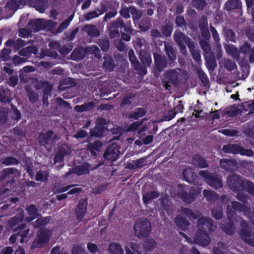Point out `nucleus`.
Returning <instances> with one entry per match:
<instances>
[{"label": "nucleus", "mask_w": 254, "mask_h": 254, "mask_svg": "<svg viewBox=\"0 0 254 254\" xmlns=\"http://www.w3.org/2000/svg\"><path fill=\"white\" fill-rule=\"evenodd\" d=\"M198 230L195 233L194 241L201 246H207L211 242L208 233L213 231V221L210 218L202 216L197 223Z\"/></svg>", "instance_id": "1"}, {"label": "nucleus", "mask_w": 254, "mask_h": 254, "mask_svg": "<svg viewBox=\"0 0 254 254\" xmlns=\"http://www.w3.org/2000/svg\"><path fill=\"white\" fill-rule=\"evenodd\" d=\"M178 68L167 70L163 73L161 81L166 90H170L172 86L177 87L181 83L182 75Z\"/></svg>", "instance_id": "2"}, {"label": "nucleus", "mask_w": 254, "mask_h": 254, "mask_svg": "<svg viewBox=\"0 0 254 254\" xmlns=\"http://www.w3.org/2000/svg\"><path fill=\"white\" fill-rule=\"evenodd\" d=\"M179 190L178 191V196L185 203L190 204L194 202L196 197L200 193V190L198 188L192 187L190 189L189 192L184 189L183 185H178Z\"/></svg>", "instance_id": "3"}, {"label": "nucleus", "mask_w": 254, "mask_h": 254, "mask_svg": "<svg viewBox=\"0 0 254 254\" xmlns=\"http://www.w3.org/2000/svg\"><path fill=\"white\" fill-rule=\"evenodd\" d=\"M133 229L138 238L147 237L151 231L150 223L147 219H141L135 222Z\"/></svg>", "instance_id": "4"}, {"label": "nucleus", "mask_w": 254, "mask_h": 254, "mask_svg": "<svg viewBox=\"0 0 254 254\" xmlns=\"http://www.w3.org/2000/svg\"><path fill=\"white\" fill-rule=\"evenodd\" d=\"M199 175L205 179L210 187L215 189H219L223 187L222 181L217 175L212 174L208 170L200 171Z\"/></svg>", "instance_id": "5"}, {"label": "nucleus", "mask_w": 254, "mask_h": 254, "mask_svg": "<svg viewBox=\"0 0 254 254\" xmlns=\"http://www.w3.org/2000/svg\"><path fill=\"white\" fill-rule=\"evenodd\" d=\"M20 6H23L27 3L40 12H43L47 6L48 0H18Z\"/></svg>", "instance_id": "6"}, {"label": "nucleus", "mask_w": 254, "mask_h": 254, "mask_svg": "<svg viewBox=\"0 0 254 254\" xmlns=\"http://www.w3.org/2000/svg\"><path fill=\"white\" fill-rule=\"evenodd\" d=\"M52 22L50 21L45 22L43 19H37L35 20H31L27 24L32 32L36 33L40 30L47 28Z\"/></svg>", "instance_id": "7"}, {"label": "nucleus", "mask_w": 254, "mask_h": 254, "mask_svg": "<svg viewBox=\"0 0 254 254\" xmlns=\"http://www.w3.org/2000/svg\"><path fill=\"white\" fill-rule=\"evenodd\" d=\"M50 234L48 230L46 228H41L37 232V237L35 238L33 244H35L38 247H41L45 244L49 242Z\"/></svg>", "instance_id": "8"}, {"label": "nucleus", "mask_w": 254, "mask_h": 254, "mask_svg": "<svg viewBox=\"0 0 254 254\" xmlns=\"http://www.w3.org/2000/svg\"><path fill=\"white\" fill-rule=\"evenodd\" d=\"M242 180L241 176L236 174L230 176L227 179V184L229 188L234 191L242 190Z\"/></svg>", "instance_id": "9"}, {"label": "nucleus", "mask_w": 254, "mask_h": 254, "mask_svg": "<svg viewBox=\"0 0 254 254\" xmlns=\"http://www.w3.org/2000/svg\"><path fill=\"white\" fill-rule=\"evenodd\" d=\"M119 150L116 143L110 145L105 151L103 157L105 160L115 161L119 155Z\"/></svg>", "instance_id": "10"}, {"label": "nucleus", "mask_w": 254, "mask_h": 254, "mask_svg": "<svg viewBox=\"0 0 254 254\" xmlns=\"http://www.w3.org/2000/svg\"><path fill=\"white\" fill-rule=\"evenodd\" d=\"M87 207V199H81L79 200L76 206L75 213L77 220L79 222H81L85 216Z\"/></svg>", "instance_id": "11"}, {"label": "nucleus", "mask_w": 254, "mask_h": 254, "mask_svg": "<svg viewBox=\"0 0 254 254\" xmlns=\"http://www.w3.org/2000/svg\"><path fill=\"white\" fill-rule=\"evenodd\" d=\"M17 171L15 168H6L3 169L0 174V181L7 180V183H14L15 182L14 174Z\"/></svg>", "instance_id": "12"}, {"label": "nucleus", "mask_w": 254, "mask_h": 254, "mask_svg": "<svg viewBox=\"0 0 254 254\" xmlns=\"http://www.w3.org/2000/svg\"><path fill=\"white\" fill-rule=\"evenodd\" d=\"M155 69L158 72H161L167 66V61L166 57L158 53L153 54Z\"/></svg>", "instance_id": "13"}, {"label": "nucleus", "mask_w": 254, "mask_h": 254, "mask_svg": "<svg viewBox=\"0 0 254 254\" xmlns=\"http://www.w3.org/2000/svg\"><path fill=\"white\" fill-rule=\"evenodd\" d=\"M91 165L88 162H84L80 165H77L73 169V173L76 174L78 176H80L83 175H88L90 173V170H93L96 168H91Z\"/></svg>", "instance_id": "14"}, {"label": "nucleus", "mask_w": 254, "mask_h": 254, "mask_svg": "<svg viewBox=\"0 0 254 254\" xmlns=\"http://www.w3.org/2000/svg\"><path fill=\"white\" fill-rule=\"evenodd\" d=\"M191 161V164L195 168H206L208 166L206 160L199 154L194 155Z\"/></svg>", "instance_id": "15"}, {"label": "nucleus", "mask_w": 254, "mask_h": 254, "mask_svg": "<svg viewBox=\"0 0 254 254\" xmlns=\"http://www.w3.org/2000/svg\"><path fill=\"white\" fill-rule=\"evenodd\" d=\"M14 232H17V235L20 237V242L23 243L24 239L29 232V229L24 224H21L16 228H13Z\"/></svg>", "instance_id": "16"}, {"label": "nucleus", "mask_w": 254, "mask_h": 254, "mask_svg": "<svg viewBox=\"0 0 254 254\" xmlns=\"http://www.w3.org/2000/svg\"><path fill=\"white\" fill-rule=\"evenodd\" d=\"M103 144L101 141L97 140L93 142H89L86 146L87 149L90 151L91 155L97 156V152L100 151Z\"/></svg>", "instance_id": "17"}, {"label": "nucleus", "mask_w": 254, "mask_h": 254, "mask_svg": "<svg viewBox=\"0 0 254 254\" xmlns=\"http://www.w3.org/2000/svg\"><path fill=\"white\" fill-rule=\"evenodd\" d=\"M25 210L29 216V217L26 218V220L29 222L32 221L39 216H41V214L38 213L37 207L34 204L29 205L26 207Z\"/></svg>", "instance_id": "18"}, {"label": "nucleus", "mask_w": 254, "mask_h": 254, "mask_svg": "<svg viewBox=\"0 0 254 254\" xmlns=\"http://www.w3.org/2000/svg\"><path fill=\"white\" fill-rule=\"evenodd\" d=\"M175 222L179 229L183 231H186L190 225V222L186 218L180 215H178L176 217Z\"/></svg>", "instance_id": "19"}, {"label": "nucleus", "mask_w": 254, "mask_h": 254, "mask_svg": "<svg viewBox=\"0 0 254 254\" xmlns=\"http://www.w3.org/2000/svg\"><path fill=\"white\" fill-rule=\"evenodd\" d=\"M86 55L85 48L77 47L75 48L70 54V59L73 61H80Z\"/></svg>", "instance_id": "20"}, {"label": "nucleus", "mask_w": 254, "mask_h": 254, "mask_svg": "<svg viewBox=\"0 0 254 254\" xmlns=\"http://www.w3.org/2000/svg\"><path fill=\"white\" fill-rule=\"evenodd\" d=\"M160 203L161 208L169 213L172 209V202L169 200V197L167 195H164L159 199Z\"/></svg>", "instance_id": "21"}, {"label": "nucleus", "mask_w": 254, "mask_h": 254, "mask_svg": "<svg viewBox=\"0 0 254 254\" xmlns=\"http://www.w3.org/2000/svg\"><path fill=\"white\" fill-rule=\"evenodd\" d=\"M241 146L237 144H228L223 145L222 150L226 153L239 154Z\"/></svg>", "instance_id": "22"}, {"label": "nucleus", "mask_w": 254, "mask_h": 254, "mask_svg": "<svg viewBox=\"0 0 254 254\" xmlns=\"http://www.w3.org/2000/svg\"><path fill=\"white\" fill-rule=\"evenodd\" d=\"M104 62L103 64V68L108 71H112L115 67V64L112 57L108 55L104 57Z\"/></svg>", "instance_id": "23"}, {"label": "nucleus", "mask_w": 254, "mask_h": 254, "mask_svg": "<svg viewBox=\"0 0 254 254\" xmlns=\"http://www.w3.org/2000/svg\"><path fill=\"white\" fill-rule=\"evenodd\" d=\"M202 17L203 20H204V18H205L206 22H200L199 24V27L202 36L204 39V40H208L210 38V34L207 26V17Z\"/></svg>", "instance_id": "24"}, {"label": "nucleus", "mask_w": 254, "mask_h": 254, "mask_svg": "<svg viewBox=\"0 0 254 254\" xmlns=\"http://www.w3.org/2000/svg\"><path fill=\"white\" fill-rule=\"evenodd\" d=\"M165 51L167 55L169 60L171 62H174L176 60L177 57L176 52L172 44L168 42L164 43Z\"/></svg>", "instance_id": "25"}, {"label": "nucleus", "mask_w": 254, "mask_h": 254, "mask_svg": "<svg viewBox=\"0 0 254 254\" xmlns=\"http://www.w3.org/2000/svg\"><path fill=\"white\" fill-rule=\"evenodd\" d=\"M181 212L182 214L186 215L190 219H196L201 214L198 211H193L187 207H182Z\"/></svg>", "instance_id": "26"}, {"label": "nucleus", "mask_w": 254, "mask_h": 254, "mask_svg": "<svg viewBox=\"0 0 254 254\" xmlns=\"http://www.w3.org/2000/svg\"><path fill=\"white\" fill-rule=\"evenodd\" d=\"M146 110L143 108L139 107L134 111H131L128 115L129 118L134 120H138L139 118L142 117L146 114Z\"/></svg>", "instance_id": "27"}, {"label": "nucleus", "mask_w": 254, "mask_h": 254, "mask_svg": "<svg viewBox=\"0 0 254 254\" xmlns=\"http://www.w3.org/2000/svg\"><path fill=\"white\" fill-rule=\"evenodd\" d=\"M120 12L122 16H130V14L139 16L142 14L140 12H138L133 6L123 7Z\"/></svg>", "instance_id": "28"}, {"label": "nucleus", "mask_w": 254, "mask_h": 254, "mask_svg": "<svg viewBox=\"0 0 254 254\" xmlns=\"http://www.w3.org/2000/svg\"><path fill=\"white\" fill-rule=\"evenodd\" d=\"M24 219V214L23 213L17 214L11 217L8 221L7 224L11 228H13L16 225L22 221Z\"/></svg>", "instance_id": "29"}, {"label": "nucleus", "mask_w": 254, "mask_h": 254, "mask_svg": "<svg viewBox=\"0 0 254 254\" xmlns=\"http://www.w3.org/2000/svg\"><path fill=\"white\" fill-rule=\"evenodd\" d=\"M104 131V127L98 124L96 125L94 128H92L90 130V134L92 137H101L103 136Z\"/></svg>", "instance_id": "30"}, {"label": "nucleus", "mask_w": 254, "mask_h": 254, "mask_svg": "<svg viewBox=\"0 0 254 254\" xmlns=\"http://www.w3.org/2000/svg\"><path fill=\"white\" fill-rule=\"evenodd\" d=\"M53 135L54 132L52 130H49L45 133H40L39 137L40 140V142L45 145H48Z\"/></svg>", "instance_id": "31"}, {"label": "nucleus", "mask_w": 254, "mask_h": 254, "mask_svg": "<svg viewBox=\"0 0 254 254\" xmlns=\"http://www.w3.org/2000/svg\"><path fill=\"white\" fill-rule=\"evenodd\" d=\"M156 246V242L152 238H147L142 243V247L145 251H152Z\"/></svg>", "instance_id": "32"}, {"label": "nucleus", "mask_w": 254, "mask_h": 254, "mask_svg": "<svg viewBox=\"0 0 254 254\" xmlns=\"http://www.w3.org/2000/svg\"><path fill=\"white\" fill-rule=\"evenodd\" d=\"M159 196V193L156 191H148L143 195V201L145 204H147L150 200L157 198Z\"/></svg>", "instance_id": "33"}, {"label": "nucleus", "mask_w": 254, "mask_h": 254, "mask_svg": "<svg viewBox=\"0 0 254 254\" xmlns=\"http://www.w3.org/2000/svg\"><path fill=\"white\" fill-rule=\"evenodd\" d=\"M241 185L242 190H245L251 194H254V184L253 182L244 180L242 181Z\"/></svg>", "instance_id": "34"}, {"label": "nucleus", "mask_w": 254, "mask_h": 254, "mask_svg": "<svg viewBox=\"0 0 254 254\" xmlns=\"http://www.w3.org/2000/svg\"><path fill=\"white\" fill-rule=\"evenodd\" d=\"M203 194L209 202L217 200L218 199L219 197V195L216 192L214 191L207 190H203Z\"/></svg>", "instance_id": "35"}, {"label": "nucleus", "mask_w": 254, "mask_h": 254, "mask_svg": "<svg viewBox=\"0 0 254 254\" xmlns=\"http://www.w3.org/2000/svg\"><path fill=\"white\" fill-rule=\"evenodd\" d=\"M108 250L111 254H124L123 250L121 245L117 243L110 244Z\"/></svg>", "instance_id": "36"}, {"label": "nucleus", "mask_w": 254, "mask_h": 254, "mask_svg": "<svg viewBox=\"0 0 254 254\" xmlns=\"http://www.w3.org/2000/svg\"><path fill=\"white\" fill-rule=\"evenodd\" d=\"M74 85V82L72 81V78H65L61 80L59 83V90L64 91L66 88Z\"/></svg>", "instance_id": "37"}, {"label": "nucleus", "mask_w": 254, "mask_h": 254, "mask_svg": "<svg viewBox=\"0 0 254 254\" xmlns=\"http://www.w3.org/2000/svg\"><path fill=\"white\" fill-rule=\"evenodd\" d=\"M222 229L226 234L232 235L235 230L234 223L231 220L229 219L228 222L223 224Z\"/></svg>", "instance_id": "38"}, {"label": "nucleus", "mask_w": 254, "mask_h": 254, "mask_svg": "<svg viewBox=\"0 0 254 254\" xmlns=\"http://www.w3.org/2000/svg\"><path fill=\"white\" fill-rule=\"evenodd\" d=\"M235 164V161L233 159L223 158L220 161L221 167L226 170H230Z\"/></svg>", "instance_id": "39"}, {"label": "nucleus", "mask_w": 254, "mask_h": 254, "mask_svg": "<svg viewBox=\"0 0 254 254\" xmlns=\"http://www.w3.org/2000/svg\"><path fill=\"white\" fill-rule=\"evenodd\" d=\"M231 206L235 211H238L240 212L246 213L249 210L247 206L237 201H232L231 202Z\"/></svg>", "instance_id": "40"}, {"label": "nucleus", "mask_w": 254, "mask_h": 254, "mask_svg": "<svg viewBox=\"0 0 254 254\" xmlns=\"http://www.w3.org/2000/svg\"><path fill=\"white\" fill-rule=\"evenodd\" d=\"M135 94L133 93H129L127 94L122 99L121 102L120 103L121 107H125L126 106L131 105V99L135 97Z\"/></svg>", "instance_id": "41"}, {"label": "nucleus", "mask_w": 254, "mask_h": 254, "mask_svg": "<svg viewBox=\"0 0 254 254\" xmlns=\"http://www.w3.org/2000/svg\"><path fill=\"white\" fill-rule=\"evenodd\" d=\"M128 54L129 60L131 63V64L135 69H137L139 66L140 64L134 55L133 50L132 49L129 50Z\"/></svg>", "instance_id": "42"}, {"label": "nucleus", "mask_w": 254, "mask_h": 254, "mask_svg": "<svg viewBox=\"0 0 254 254\" xmlns=\"http://www.w3.org/2000/svg\"><path fill=\"white\" fill-rule=\"evenodd\" d=\"M241 237L248 244L254 247V234H253L251 231H246L244 236Z\"/></svg>", "instance_id": "43"}, {"label": "nucleus", "mask_w": 254, "mask_h": 254, "mask_svg": "<svg viewBox=\"0 0 254 254\" xmlns=\"http://www.w3.org/2000/svg\"><path fill=\"white\" fill-rule=\"evenodd\" d=\"M211 212L213 218L216 220H220L223 217V209L221 206H217V207L212 209Z\"/></svg>", "instance_id": "44"}, {"label": "nucleus", "mask_w": 254, "mask_h": 254, "mask_svg": "<svg viewBox=\"0 0 254 254\" xmlns=\"http://www.w3.org/2000/svg\"><path fill=\"white\" fill-rule=\"evenodd\" d=\"M241 3L239 0H228L225 4V8L227 10H231L239 7Z\"/></svg>", "instance_id": "45"}, {"label": "nucleus", "mask_w": 254, "mask_h": 254, "mask_svg": "<svg viewBox=\"0 0 254 254\" xmlns=\"http://www.w3.org/2000/svg\"><path fill=\"white\" fill-rule=\"evenodd\" d=\"M86 54H94V56L98 59L101 58V55L100 53V50L97 46H94L85 48Z\"/></svg>", "instance_id": "46"}, {"label": "nucleus", "mask_w": 254, "mask_h": 254, "mask_svg": "<svg viewBox=\"0 0 254 254\" xmlns=\"http://www.w3.org/2000/svg\"><path fill=\"white\" fill-rule=\"evenodd\" d=\"M226 51L234 59H238L240 57V53L238 49L233 46H228L226 47Z\"/></svg>", "instance_id": "47"}, {"label": "nucleus", "mask_w": 254, "mask_h": 254, "mask_svg": "<svg viewBox=\"0 0 254 254\" xmlns=\"http://www.w3.org/2000/svg\"><path fill=\"white\" fill-rule=\"evenodd\" d=\"M9 94L8 90L6 89L2 90L0 92V102L4 103H10L11 101V99Z\"/></svg>", "instance_id": "48"}, {"label": "nucleus", "mask_w": 254, "mask_h": 254, "mask_svg": "<svg viewBox=\"0 0 254 254\" xmlns=\"http://www.w3.org/2000/svg\"><path fill=\"white\" fill-rule=\"evenodd\" d=\"M49 174L47 172L39 171L36 173L35 180L37 181L46 182L48 180Z\"/></svg>", "instance_id": "49"}, {"label": "nucleus", "mask_w": 254, "mask_h": 254, "mask_svg": "<svg viewBox=\"0 0 254 254\" xmlns=\"http://www.w3.org/2000/svg\"><path fill=\"white\" fill-rule=\"evenodd\" d=\"M66 154L65 149H59L54 157V163H61L64 161V156Z\"/></svg>", "instance_id": "50"}, {"label": "nucleus", "mask_w": 254, "mask_h": 254, "mask_svg": "<svg viewBox=\"0 0 254 254\" xmlns=\"http://www.w3.org/2000/svg\"><path fill=\"white\" fill-rule=\"evenodd\" d=\"M184 180L188 182L191 183L193 180V173L191 168H186L184 169L182 173Z\"/></svg>", "instance_id": "51"}, {"label": "nucleus", "mask_w": 254, "mask_h": 254, "mask_svg": "<svg viewBox=\"0 0 254 254\" xmlns=\"http://www.w3.org/2000/svg\"><path fill=\"white\" fill-rule=\"evenodd\" d=\"M19 161L15 157L13 156H8L3 158L2 164L5 166H9L11 165H18Z\"/></svg>", "instance_id": "52"}, {"label": "nucleus", "mask_w": 254, "mask_h": 254, "mask_svg": "<svg viewBox=\"0 0 254 254\" xmlns=\"http://www.w3.org/2000/svg\"><path fill=\"white\" fill-rule=\"evenodd\" d=\"M73 17H68L67 19L61 22L57 28V32L61 33L69 25Z\"/></svg>", "instance_id": "53"}, {"label": "nucleus", "mask_w": 254, "mask_h": 254, "mask_svg": "<svg viewBox=\"0 0 254 254\" xmlns=\"http://www.w3.org/2000/svg\"><path fill=\"white\" fill-rule=\"evenodd\" d=\"M174 39L178 45L185 43L187 39L182 32H175L174 35Z\"/></svg>", "instance_id": "54"}, {"label": "nucleus", "mask_w": 254, "mask_h": 254, "mask_svg": "<svg viewBox=\"0 0 254 254\" xmlns=\"http://www.w3.org/2000/svg\"><path fill=\"white\" fill-rule=\"evenodd\" d=\"M198 78L203 86L206 87L209 85V79L205 74V73L202 70H199L197 72Z\"/></svg>", "instance_id": "55"}, {"label": "nucleus", "mask_w": 254, "mask_h": 254, "mask_svg": "<svg viewBox=\"0 0 254 254\" xmlns=\"http://www.w3.org/2000/svg\"><path fill=\"white\" fill-rule=\"evenodd\" d=\"M97 44L103 52H107L109 50L110 48V42L108 39H99Z\"/></svg>", "instance_id": "56"}, {"label": "nucleus", "mask_w": 254, "mask_h": 254, "mask_svg": "<svg viewBox=\"0 0 254 254\" xmlns=\"http://www.w3.org/2000/svg\"><path fill=\"white\" fill-rule=\"evenodd\" d=\"M173 29V25L167 23L161 28L162 33L166 37L170 36Z\"/></svg>", "instance_id": "57"}, {"label": "nucleus", "mask_w": 254, "mask_h": 254, "mask_svg": "<svg viewBox=\"0 0 254 254\" xmlns=\"http://www.w3.org/2000/svg\"><path fill=\"white\" fill-rule=\"evenodd\" d=\"M191 4L193 7L198 9L202 10L206 5L207 3L205 0H192Z\"/></svg>", "instance_id": "58"}, {"label": "nucleus", "mask_w": 254, "mask_h": 254, "mask_svg": "<svg viewBox=\"0 0 254 254\" xmlns=\"http://www.w3.org/2000/svg\"><path fill=\"white\" fill-rule=\"evenodd\" d=\"M19 36L25 38L31 37L32 32L29 27H27V25L26 28H21L18 31Z\"/></svg>", "instance_id": "59"}, {"label": "nucleus", "mask_w": 254, "mask_h": 254, "mask_svg": "<svg viewBox=\"0 0 254 254\" xmlns=\"http://www.w3.org/2000/svg\"><path fill=\"white\" fill-rule=\"evenodd\" d=\"M18 1V0H11L7 2L6 7L12 11H15L21 7Z\"/></svg>", "instance_id": "60"}, {"label": "nucleus", "mask_w": 254, "mask_h": 254, "mask_svg": "<svg viewBox=\"0 0 254 254\" xmlns=\"http://www.w3.org/2000/svg\"><path fill=\"white\" fill-rule=\"evenodd\" d=\"M92 105L93 104L91 102H89L81 105H76L75 107V110L78 112L81 113L84 111L89 110Z\"/></svg>", "instance_id": "61"}, {"label": "nucleus", "mask_w": 254, "mask_h": 254, "mask_svg": "<svg viewBox=\"0 0 254 254\" xmlns=\"http://www.w3.org/2000/svg\"><path fill=\"white\" fill-rule=\"evenodd\" d=\"M51 220L50 217H45L42 218H38L36 220L35 226L37 228H40L48 224Z\"/></svg>", "instance_id": "62"}, {"label": "nucleus", "mask_w": 254, "mask_h": 254, "mask_svg": "<svg viewBox=\"0 0 254 254\" xmlns=\"http://www.w3.org/2000/svg\"><path fill=\"white\" fill-rule=\"evenodd\" d=\"M27 96L30 102L32 103H36L39 99L38 94L29 89L27 90Z\"/></svg>", "instance_id": "63"}, {"label": "nucleus", "mask_w": 254, "mask_h": 254, "mask_svg": "<svg viewBox=\"0 0 254 254\" xmlns=\"http://www.w3.org/2000/svg\"><path fill=\"white\" fill-rule=\"evenodd\" d=\"M72 254H88L81 245L74 246L71 251Z\"/></svg>", "instance_id": "64"}]
</instances>
